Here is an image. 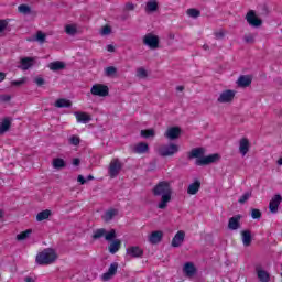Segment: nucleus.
<instances>
[{"label": "nucleus", "instance_id": "49", "mask_svg": "<svg viewBox=\"0 0 282 282\" xmlns=\"http://www.w3.org/2000/svg\"><path fill=\"white\" fill-rule=\"evenodd\" d=\"M34 83L37 87H43V85H45V79H43V77H35Z\"/></svg>", "mask_w": 282, "mask_h": 282}, {"label": "nucleus", "instance_id": "39", "mask_svg": "<svg viewBox=\"0 0 282 282\" xmlns=\"http://www.w3.org/2000/svg\"><path fill=\"white\" fill-rule=\"evenodd\" d=\"M186 14H187V17H191L192 19H197L198 17L202 15V11H199L195 8H191V9H187Z\"/></svg>", "mask_w": 282, "mask_h": 282}, {"label": "nucleus", "instance_id": "9", "mask_svg": "<svg viewBox=\"0 0 282 282\" xmlns=\"http://www.w3.org/2000/svg\"><path fill=\"white\" fill-rule=\"evenodd\" d=\"M235 90H224L218 97L217 102H220L221 105L232 102L235 100Z\"/></svg>", "mask_w": 282, "mask_h": 282}, {"label": "nucleus", "instance_id": "6", "mask_svg": "<svg viewBox=\"0 0 282 282\" xmlns=\"http://www.w3.org/2000/svg\"><path fill=\"white\" fill-rule=\"evenodd\" d=\"M143 45L150 47V50H158L160 47V36L148 33L143 36Z\"/></svg>", "mask_w": 282, "mask_h": 282}, {"label": "nucleus", "instance_id": "18", "mask_svg": "<svg viewBox=\"0 0 282 282\" xmlns=\"http://www.w3.org/2000/svg\"><path fill=\"white\" fill-rule=\"evenodd\" d=\"M163 237H164V232L162 230L152 231L151 235L149 236V241L153 246H155L160 243V241H162Z\"/></svg>", "mask_w": 282, "mask_h": 282}, {"label": "nucleus", "instance_id": "46", "mask_svg": "<svg viewBox=\"0 0 282 282\" xmlns=\"http://www.w3.org/2000/svg\"><path fill=\"white\" fill-rule=\"evenodd\" d=\"M245 42L248 43L249 45H253L254 43V34L250 33L245 35Z\"/></svg>", "mask_w": 282, "mask_h": 282}, {"label": "nucleus", "instance_id": "48", "mask_svg": "<svg viewBox=\"0 0 282 282\" xmlns=\"http://www.w3.org/2000/svg\"><path fill=\"white\" fill-rule=\"evenodd\" d=\"M252 219H261V210L253 208L251 209Z\"/></svg>", "mask_w": 282, "mask_h": 282}, {"label": "nucleus", "instance_id": "2", "mask_svg": "<svg viewBox=\"0 0 282 282\" xmlns=\"http://www.w3.org/2000/svg\"><path fill=\"white\" fill-rule=\"evenodd\" d=\"M154 197H161L158 208L164 210L167 208L171 197L173 195V188H171V183L167 181L159 182L152 189Z\"/></svg>", "mask_w": 282, "mask_h": 282}, {"label": "nucleus", "instance_id": "51", "mask_svg": "<svg viewBox=\"0 0 282 282\" xmlns=\"http://www.w3.org/2000/svg\"><path fill=\"white\" fill-rule=\"evenodd\" d=\"M8 28V22L6 20H0V32H3Z\"/></svg>", "mask_w": 282, "mask_h": 282}, {"label": "nucleus", "instance_id": "37", "mask_svg": "<svg viewBox=\"0 0 282 282\" xmlns=\"http://www.w3.org/2000/svg\"><path fill=\"white\" fill-rule=\"evenodd\" d=\"M141 138H155V130L153 129H145V130H141L140 132Z\"/></svg>", "mask_w": 282, "mask_h": 282}, {"label": "nucleus", "instance_id": "41", "mask_svg": "<svg viewBox=\"0 0 282 282\" xmlns=\"http://www.w3.org/2000/svg\"><path fill=\"white\" fill-rule=\"evenodd\" d=\"M252 197V192H246L240 198L239 204H246Z\"/></svg>", "mask_w": 282, "mask_h": 282}, {"label": "nucleus", "instance_id": "23", "mask_svg": "<svg viewBox=\"0 0 282 282\" xmlns=\"http://www.w3.org/2000/svg\"><path fill=\"white\" fill-rule=\"evenodd\" d=\"M242 243L246 248L252 245V231L250 230H242L241 231Z\"/></svg>", "mask_w": 282, "mask_h": 282}, {"label": "nucleus", "instance_id": "60", "mask_svg": "<svg viewBox=\"0 0 282 282\" xmlns=\"http://www.w3.org/2000/svg\"><path fill=\"white\" fill-rule=\"evenodd\" d=\"M3 215H6V213L3 212V209H0V219H3Z\"/></svg>", "mask_w": 282, "mask_h": 282}, {"label": "nucleus", "instance_id": "47", "mask_svg": "<svg viewBox=\"0 0 282 282\" xmlns=\"http://www.w3.org/2000/svg\"><path fill=\"white\" fill-rule=\"evenodd\" d=\"M100 34L101 36H109V34H111V26L109 25L102 26Z\"/></svg>", "mask_w": 282, "mask_h": 282}, {"label": "nucleus", "instance_id": "53", "mask_svg": "<svg viewBox=\"0 0 282 282\" xmlns=\"http://www.w3.org/2000/svg\"><path fill=\"white\" fill-rule=\"evenodd\" d=\"M126 10H135V6L131 2L126 3Z\"/></svg>", "mask_w": 282, "mask_h": 282}, {"label": "nucleus", "instance_id": "64", "mask_svg": "<svg viewBox=\"0 0 282 282\" xmlns=\"http://www.w3.org/2000/svg\"><path fill=\"white\" fill-rule=\"evenodd\" d=\"M88 180H94V177L91 175H88Z\"/></svg>", "mask_w": 282, "mask_h": 282}, {"label": "nucleus", "instance_id": "7", "mask_svg": "<svg viewBox=\"0 0 282 282\" xmlns=\"http://www.w3.org/2000/svg\"><path fill=\"white\" fill-rule=\"evenodd\" d=\"M90 94L93 96H99L100 98H105V96H109V87L104 84H95L90 89Z\"/></svg>", "mask_w": 282, "mask_h": 282}, {"label": "nucleus", "instance_id": "59", "mask_svg": "<svg viewBox=\"0 0 282 282\" xmlns=\"http://www.w3.org/2000/svg\"><path fill=\"white\" fill-rule=\"evenodd\" d=\"M184 90V86H177L176 87V91H183Z\"/></svg>", "mask_w": 282, "mask_h": 282}, {"label": "nucleus", "instance_id": "35", "mask_svg": "<svg viewBox=\"0 0 282 282\" xmlns=\"http://www.w3.org/2000/svg\"><path fill=\"white\" fill-rule=\"evenodd\" d=\"M18 12H20V14H24V15L32 14V8H30V6H28V4H20L18 7Z\"/></svg>", "mask_w": 282, "mask_h": 282}, {"label": "nucleus", "instance_id": "44", "mask_svg": "<svg viewBox=\"0 0 282 282\" xmlns=\"http://www.w3.org/2000/svg\"><path fill=\"white\" fill-rule=\"evenodd\" d=\"M105 239L106 241H113L116 239V229H111L109 232L106 231Z\"/></svg>", "mask_w": 282, "mask_h": 282}, {"label": "nucleus", "instance_id": "27", "mask_svg": "<svg viewBox=\"0 0 282 282\" xmlns=\"http://www.w3.org/2000/svg\"><path fill=\"white\" fill-rule=\"evenodd\" d=\"M199 188H202V182L195 181L194 183L189 184L187 187L188 195H197L199 193Z\"/></svg>", "mask_w": 282, "mask_h": 282}, {"label": "nucleus", "instance_id": "22", "mask_svg": "<svg viewBox=\"0 0 282 282\" xmlns=\"http://www.w3.org/2000/svg\"><path fill=\"white\" fill-rule=\"evenodd\" d=\"M75 117L77 122H82L83 124H87V122H91V116H89V113L87 112L76 111Z\"/></svg>", "mask_w": 282, "mask_h": 282}, {"label": "nucleus", "instance_id": "29", "mask_svg": "<svg viewBox=\"0 0 282 282\" xmlns=\"http://www.w3.org/2000/svg\"><path fill=\"white\" fill-rule=\"evenodd\" d=\"M121 246H122V241H120V239H115L108 247L110 254H116V252L120 250Z\"/></svg>", "mask_w": 282, "mask_h": 282}, {"label": "nucleus", "instance_id": "33", "mask_svg": "<svg viewBox=\"0 0 282 282\" xmlns=\"http://www.w3.org/2000/svg\"><path fill=\"white\" fill-rule=\"evenodd\" d=\"M65 166H67V163H65V160L61 159V158H56L53 160V167L61 170V169H65Z\"/></svg>", "mask_w": 282, "mask_h": 282}, {"label": "nucleus", "instance_id": "52", "mask_svg": "<svg viewBox=\"0 0 282 282\" xmlns=\"http://www.w3.org/2000/svg\"><path fill=\"white\" fill-rule=\"evenodd\" d=\"M225 35H226V33L224 32V30H220L215 33L216 39H224Z\"/></svg>", "mask_w": 282, "mask_h": 282}, {"label": "nucleus", "instance_id": "57", "mask_svg": "<svg viewBox=\"0 0 282 282\" xmlns=\"http://www.w3.org/2000/svg\"><path fill=\"white\" fill-rule=\"evenodd\" d=\"M2 80H6V73L0 72V83H2Z\"/></svg>", "mask_w": 282, "mask_h": 282}, {"label": "nucleus", "instance_id": "58", "mask_svg": "<svg viewBox=\"0 0 282 282\" xmlns=\"http://www.w3.org/2000/svg\"><path fill=\"white\" fill-rule=\"evenodd\" d=\"M24 281H25V282H34V279H32L31 276H26V278L24 279Z\"/></svg>", "mask_w": 282, "mask_h": 282}, {"label": "nucleus", "instance_id": "38", "mask_svg": "<svg viewBox=\"0 0 282 282\" xmlns=\"http://www.w3.org/2000/svg\"><path fill=\"white\" fill-rule=\"evenodd\" d=\"M105 235H107V229H105V228L96 229L94 231L93 239H95V240L102 239V237H105Z\"/></svg>", "mask_w": 282, "mask_h": 282}, {"label": "nucleus", "instance_id": "61", "mask_svg": "<svg viewBox=\"0 0 282 282\" xmlns=\"http://www.w3.org/2000/svg\"><path fill=\"white\" fill-rule=\"evenodd\" d=\"M3 100H4V102L10 101V96H4V97H3Z\"/></svg>", "mask_w": 282, "mask_h": 282}, {"label": "nucleus", "instance_id": "21", "mask_svg": "<svg viewBox=\"0 0 282 282\" xmlns=\"http://www.w3.org/2000/svg\"><path fill=\"white\" fill-rule=\"evenodd\" d=\"M250 151V140L248 138H242L239 141V152L242 155H246Z\"/></svg>", "mask_w": 282, "mask_h": 282}, {"label": "nucleus", "instance_id": "26", "mask_svg": "<svg viewBox=\"0 0 282 282\" xmlns=\"http://www.w3.org/2000/svg\"><path fill=\"white\" fill-rule=\"evenodd\" d=\"M55 107H57V109H69L72 107V100L59 98L55 101Z\"/></svg>", "mask_w": 282, "mask_h": 282}, {"label": "nucleus", "instance_id": "45", "mask_svg": "<svg viewBox=\"0 0 282 282\" xmlns=\"http://www.w3.org/2000/svg\"><path fill=\"white\" fill-rule=\"evenodd\" d=\"M69 144H72L73 147H78V144H80V138L77 135H72L68 139Z\"/></svg>", "mask_w": 282, "mask_h": 282}, {"label": "nucleus", "instance_id": "3", "mask_svg": "<svg viewBox=\"0 0 282 282\" xmlns=\"http://www.w3.org/2000/svg\"><path fill=\"white\" fill-rule=\"evenodd\" d=\"M56 259V251H54L52 248H47L37 253L35 261L37 265H51V263H54Z\"/></svg>", "mask_w": 282, "mask_h": 282}, {"label": "nucleus", "instance_id": "15", "mask_svg": "<svg viewBox=\"0 0 282 282\" xmlns=\"http://www.w3.org/2000/svg\"><path fill=\"white\" fill-rule=\"evenodd\" d=\"M118 272V262H113L110 264L108 271L102 274L104 281H109L116 276V273Z\"/></svg>", "mask_w": 282, "mask_h": 282}, {"label": "nucleus", "instance_id": "5", "mask_svg": "<svg viewBox=\"0 0 282 282\" xmlns=\"http://www.w3.org/2000/svg\"><path fill=\"white\" fill-rule=\"evenodd\" d=\"M120 171H122V162L119 159H112L108 167L109 177L115 180V177L120 175Z\"/></svg>", "mask_w": 282, "mask_h": 282}, {"label": "nucleus", "instance_id": "20", "mask_svg": "<svg viewBox=\"0 0 282 282\" xmlns=\"http://www.w3.org/2000/svg\"><path fill=\"white\" fill-rule=\"evenodd\" d=\"M132 152L133 153H139V154L149 153V143H147V142L137 143L132 148Z\"/></svg>", "mask_w": 282, "mask_h": 282}, {"label": "nucleus", "instance_id": "14", "mask_svg": "<svg viewBox=\"0 0 282 282\" xmlns=\"http://www.w3.org/2000/svg\"><path fill=\"white\" fill-rule=\"evenodd\" d=\"M241 215L238 214V215H235L232 216L231 218H229V221H228V228L229 230H239V228H241Z\"/></svg>", "mask_w": 282, "mask_h": 282}, {"label": "nucleus", "instance_id": "28", "mask_svg": "<svg viewBox=\"0 0 282 282\" xmlns=\"http://www.w3.org/2000/svg\"><path fill=\"white\" fill-rule=\"evenodd\" d=\"M20 64H21L20 67L22 68V70L28 72V69L34 65V58L24 57L20 61Z\"/></svg>", "mask_w": 282, "mask_h": 282}, {"label": "nucleus", "instance_id": "1", "mask_svg": "<svg viewBox=\"0 0 282 282\" xmlns=\"http://www.w3.org/2000/svg\"><path fill=\"white\" fill-rule=\"evenodd\" d=\"M205 148H194L188 152V160H195L196 166H208V164H215L221 160V155L214 153L207 156Z\"/></svg>", "mask_w": 282, "mask_h": 282}, {"label": "nucleus", "instance_id": "17", "mask_svg": "<svg viewBox=\"0 0 282 282\" xmlns=\"http://www.w3.org/2000/svg\"><path fill=\"white\" fill-rule=\"evenodd\" d=\"M183 272L188 279H192L194 274H197V268L193 262H186L183 267Z\"/></svg>", "mask_w": 282, "mask_h": 282}, {"label": "nucleus", "instance_id": "19", "mask_svg": "<svg viewBox=\"0 0 282 282\" xmlns=\"http://www.w3.org/2000/svg\"><path fill=\"white\" fill-rule=\"evenodd\" d=\"M256 272L258 280L260 282H269L270 281V274L268 271L263 270L260 265L256 267Z\"/></svg>", "mask_w": 282, "mask_h": 282}, {"label": "nucleus", "instance_id": "30", "mask_svg": "<svg viewBox=\"0 0 282 282\" xmlns=\"http://www.w3.org/2000/svg\"><path fill=\"white\" fill-rule=\"evenodd\" d=\"M48 69L51 72H61V69H65V63L61 61L52 62L48 64Z\"/></svg>", "mask_w": 282, "mask_h": 282}, {"label": "nucleus", "instance_id": "32", "mask_svg": "<svg viewBox=\"0 0 282 282\" xmlns=\"http://www.w3.org/2000/svg\"><path fill=\"white\" fill-rule=\"evenodd\" d=\"M50 217H52V210L45 209L36 215V221H45V219H50Z\"/></svg>", "mask_w": 282, "mask_h": 282}, {"label": "nucleus", "instance_id": "16", "mask_svg": "<svg viewBox=\"0 0 282 282\" xmlns=\"http://www.w3.org/2000/svg\"><path fill=\"white\" fill-rule=\"evenodd\" d=\"M12 127V117H4L0 122V135L8 133V130Z\"/></svg>", "mask_w": 282, "mask_h": 282}, {"label": "nucleus", "instance_id": "62", "mask_svg": "<svg viewBox=\"0 0 282 282\" xmlns=\"http://www.w3.org/2000/svg\"><path fill=\"white\" fill-rule=\"evenodd\" d=\"M278 164H279V166H282V158H280V159L278 160Z\"/></svg>", "mask_w": 282, "mask_h": 282}, {"label": "nucleus", "instance_id": "54", "mask_svg": "<svg viewBox=\"0 0 282 282\" xmlns=\"http://www.w3.org/2000/svg\"><path fill=\"white\" fill-rule=\"evenodd\" d=\"M77 182H79L80 184H86L87 181L85 180V177L83 175H78Z\"/></svg>", "mask_w": 282, "mask_h": 282}, {"label": "nucleus", "instance_id": "11", "mask_svg": "<svg viewBox=\"0 0 282 282\" xmlns=\"http://www.w3.org/2000/svg\"><path fill=\"white\" fill-rule=\"evenodd\" d=\"M185 238H186V232L184 230H178L172 239V242H171L172 248H180V246L184 243Z\"/></svg>", "mask_w": 282, "mask_h": 282}, {"label": "nucleus", "instance_id": "25", "mask_svg": "<svg viewBox=\"0 0 282 282\" xmlns=\"http://www.w3.org/2000/svg\"><path fill=\"white\" fill-rule=\"evenodd\" d=\"M118 216V209L116 208H111L108 209L102 216L101 219H104V221H106V224H109V221H111V219H113V217Z\"/></svg>", "mask_w": 282, "mask_h": 282}, {"label": "nucleus", "instance_id": "36", "mask_svg": "<svg viewBox=\"0 0 282 282\" xmlns=\"http://www.w3.org/2000/svg\"><path fill=\"white\" fill-rule=\"evenodd\" d=\"M30 235H32V229H26L25 231H22L21 234L17 235V240L25 241V239L30 238Z\"/></svg>", "mask_w": 282, "mask_h": 282}, {"label": "nucleus", "instance_id": "43", "mask_svg": "<svg viewBox=\"0 0 282 282\" xmlns=\"http://www.w3.org/2000/svg\"><path fill=\"white\" fill-rule=\"evenodd\" d=\"M106 72V76H116V74H118V68H116L115 66H109L105 69Z\"/></svg>", "mask_w": 282, "mask_h": 282}, {"label": "nucleus", "instance_id": "31", "mask_svg": "<svg viewBox=\"0 0 282 282\" xmlns=\"http://www.w3.org/2000/svg\"><path fill=\"white\" fill-rule=\"evenodd\" d=\"M159 8L158 0H150L145 4V12H158Z\"/></svg>", "mask_w": 282, "mask_h": 282}, {"label": "nucleus", "instance_id": "63", "mask_svg": "<svg viewBox=\"0 0 282 282\" xmlns=\"http://www.w3.org/2000/svg\"><path fill=\"white\" fill-rule=\"evenodd\" d=\"M203 50H209V46L207 44L203 45Z\"/></svg>", "mask_w": 282, "mask_h": 282}, {"label": "nucleus", "instance_id": "40", "mask_svg": "<svg viewBox=\"0 0 282 282\" xmlns=\"http://www.w3.org/2000/svg\"><path fill=\"white\" fill-rule=\"evenodd\" d=\"M65 32L69 36H74L78 32V29H76V25H74V24H67L65 26Z\"/></svg>", "mask_w": 282, "mask_h": 282}, {"label": "nucleus", "instance_id": "50", "mask_svg": "<svg viewBox=\"0 0 282 282\" xmlns=\"http://www.w3.org/2000/svg\"><path fill=\"white\" fill-rule=\"evenodd\" d=\"M24 83H25L24 79H21V80H13V82H11V85H12L13 87H21V85H23Z\"/></svg>", "mask_w": 282, "mask_h": 282}, {"label": "nucleus", "instance_id": "4", "mask_svg": "<svg viewBox=\"0 0 282 282\" xmlns=\"http://www.w3.org/2000/svg\"><path fill=\"white\" fill-rule=\"evenodd\" d=\"M178 151H180V145L175 143H170V144H164L159 147L158 154L161 158H171L175 155V153H177Z\"/></svg>", "mask_w": 282, "mask_h": 282}, {"label": "nucleus", "instance_id": "8", "mask_svg": "<svg viewBox=\"0 0 282 282\" xmlns=\"http://www.w3.org/2000/svg\"><path fill=\"white\" fill-rule=\"evenodd\" d=\"M246 21L247 23H249V25H251V28H261V25H263V20L257 17L254 10L248 11L246 15Z\"/></svg>", "mask_w": 282, "mask_h": 282}, {"label": "nucleus", "instance_id": "12", "mask_svg": "<svg viewBox=\"0 0 282 282\" xmlns=\"http://www.w3.org/2000/svg\"><path fill=\"white\" fill-rule=\"evenodd\" d=\"M282 196L275 194L269 203V209L271 213H279V206H281Z\"/></svg>", "mask_w": 282, "mask_h": 282}, {"label": "nucleus", "instance_id": "56", "mask_svg": "<svg viewBox=\"0 0 282 282\" xmlns=\"http://www.w3.org/2000/svg\"><path fill=\"white\" fill-rule=\"evenodd\" d=\"M107 52H116V47L111 44L107 45Z\"/></svg>", "mask_w": 282, "mask_h": 282}, {"label": "nucleus", "instance_id": "55", "mask_svg": "<svg viewBox=\"0 0 282 282\" xmlns=\"http://www.w3.org/2000/svg\"><path fill=\"white\" fill-rule=\"evenodd\" d=\"M73 165L74 166H80V159H78V158L73 159Z\"/></svg>", "mask_w": 282, "mask_h": 282}, {"label": "nucleus", "instance_id": "34", "mask_svg": "<svg viewBox=\"0 0 282 282\" xmlns=\"http://www.w3.org/2000/svg\"><path fill=\"white\" fill-rule=\"evenodd\" d=\"M45 39H47V34L43 33V31H37L35 36L33 37V41L43 44L45 43Z\"/></svg>", "mask_w": 282, "mask_h": 282}, {"label": "nucleus", "instance_id": "10", "mask_svg": "<svg viewBox=\"0 0 282 282\" xmlns=\"http://www.w3.org/2000/svg\"><path fill=\"white\" fill-rule=\"evenodd\" d=\"M164 135L167 138V140H178V138L182 135V128L171 127L165 131Z\"/></svg>", "mask_w": 282, "mask_h": 282}, {"label": "nucleus", "instance_id": "24", "mask_svg": "<svg viewBox=\"0 0 282 282\" xmlns=\"http://www.w3.org/2000/svg\"><path fill=\"white\" fill-rule=\"evenodd\" d=\"M238 87H250L252 85V77L248 75H241L237 80Z\"/></svg>", "mask_w": 282, "mask_h": 282}, {"label": "nucleus", "instance_id": "13", "mask_svg": "<svg viewBox=\"0 0 282 282\" xmlns=\"http://www.w3.org/2000/svg\"><path fill=\"white\" fill-rule=\"evenodd\" d=\"M127 254L133 259H138L144 257V250L139 246H132L127 249Z\"/></svg>", "mask_w": 282, "mask_h": 282}, {"label": "nucleus", "instance_id": "42", "mask_svg": "<svg viewBox=\"0 0 282 282\" xmlns=\"http://www.w3.org/2000/svg\"><path fill=\"white\" fill-rule=\"evenodd\" d=\"M149 73H147V69H144V67H139L137 69V77L138 78H148Z\"/></svg>", "mask_w": 282, "mask_h": 282}]
</instances>
